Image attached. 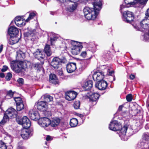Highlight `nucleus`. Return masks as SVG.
Listing matches in <instances>:
<instances>
[{
    "label": "nucleus",
    "instance_id": "obj_1",
    "mask_svg": "<svg viewBox=\"0 0 149 149\" xmlns=\"http://www.w3.org/2000/svg\"><path fill=\"white\" fill-rule=\"evenodd\" d=\"M94 8L86 7L83 10L85 18L88 20H94L102 8L101 0H95L93 4Z\"/></svg>",
    "mask_w": 149,
    "mask_h": 149
},
{
    "label": "nucleus",
    "instance_id": "obj_2",
    "mask_svg": "<svg viewBox=\"0 0 149 149\" xmlns=\"http://www.w3.org/2000/svg\"><path fill=\"white\" fill-rule=\"evenodd\" d=\"M10 64L12 70L17 73H24L27 68L26 63L22 61H13Z\"/></svg>",
    "mask_w": 149,
    "mask_h": 149
},
{
    "label": "nucleus",
    "instance_id": "obj_3",
    "mask_svg": "<svg viewBox=\"0 0 149 149\" xmlns=\"http://www.w3.org/2000/svg\"><path fill=\"white\" fill-rule=\"evenodd\" d=\"M127 125H125L123 127L122 125L120 123H116L115 126L113 127L112 130L113 131H119V135L120 137L122 140L124 141H126L127 138L126 136V134L127 131Z\"/></svg>",
    "mask_w": 149,
    "mask_h": 149
},
{
    "label": "nucleus",
    "instance_id": "obj_4",
    "mask_svg": "<svg viewBox=\"0 0 149 149\" xmlns=\"http://www.w3.org/2000/svg\"><path fill=\"white\" fill-rule=\"evenodd\" d=\"M70 43L72 45L71 48V52L74 55H76L78 54L83 47L82 45L76 41L66 40Z\"/></svg>",
    "mask_w": 149,
    "mask_h": 149
},
{
    "label": "nucleus",
    "instance_id": "obj_5",
    "mask_svg": "<svg viewBox=\"0 0 149 149\" xmlns=\"http://www.w3.org/2000/svg\"><path fill=\"white\" fill-rule=\"evenodd\" d=\"M142 139L143 141L138 146V149H147L148 147V143L149 141V134L148 132L144 133Z\"/></svg>",
    "mask_w": 149,
    "mask_h": 149
},
{
    "label": "nucleus",
    "instance_id": "obj_6",
    "mask_svg": "<svg viewBox=\"0 0 149 149\" xmlns=\"http://www.w3.org/2000/svg\"><path fill=\"white\" fill-rule=\"evenodd\" d=\"M123 20L127 23H130L134 19V15L133 13L130 11H127L123 13Z\"/></svg>",
    "mask_w": 149,
    "mask_h": 149
},
{
    "label": "nucleus",
    "instance_id": "obj_7",
    "mask_svg": "<svg viewBox=\"0 0 149 149\" xmlns=\"http://www.w3.org/2000/svg\"><path fill=\"white\" fill-rule=\"evenodd\" d=\"M17 121L19 124L22 125L24 128H28L31 126L30 121L26 116L23 117Z\"/></svg>",
    "mask_w": 149,
    "mask_h": 149
},
{
    "label": "nucleus",
    "instance_id": "obj_8",
    "mask_svg": "<svg viewBox=\"0 0 149 149\" xmlns=\"http://www.w3.org/2000/svg\"><path fill=\"white\" fill-rule=\"evenodd\" d=\"M50 120L48 118H39L38 121L39 124L43 127H48L50 125Z\"/></svg>",
    "mask_w": 149,
    "mask_h": 149
},
{
    "label": "nucleus",
    "instance_id": "obj_9",
    "mask_svg": "<svg viewBox=\"0 0 149 149\" xmlns=\"http://www.w3.org/2000/svg\"><path fill=\"white\" fill-rule=\"evenodd\" d=\"M14 100L16 103L17 111H20L24 109V105L22 98L19 97H15L14 98Z\"/></svg>",
    "mask_w": 149,
    "mask_h": 149
},
{
    "label": "nucleus",
    "instance_id": "obj_10",
    "mask_svg": "<svg viewBox=\"0 0 149 149\" xmlns=\"http://www.w3.org/2000/svg\"><path fill=\"white\" fill-rule=\"evenodd\" d=\"M124 1L125 4L133 6L138 3L141 4H145L148 0H124Z\"/></svg>",
    "mask_w": 149,
    "mask_h": 149
},
{
    "label": "nucleus",
    "instance_id": "obj_11",
    "mask_svg": "<svg viewBox=\"0 0 149 149\" xmlns=\"http://www.w3.org/2000/svg\"><path fill=\"white\" fill-rule=\"evenodd\" d=\"M37 107L39 110L43 111H45L48 108V104L45 101H40L37 103Z\"/></svg>",
    "mask_w": 149,
    "mask_h": 149
},
{
    "label": "nucleus",
    "instance_id": "obj_12",
    "mask_svg": "<svg viewBox=\"0 0 149 149\" xmlns=\"http://www.w3.org/2000/svg\"><path fill=\"white\" fill-rule=\"evenodd\" d=\"M77 93L74 91L67 92L65 93V99L68 101L74 100L76 97Z\"/></svg>",
    "mask_w": 149,
    "mask_h": 149
},
{
    "label": "nucleus",
    "instance_id": "obj_13",
    "mask_svg": "<svg viewBox=\"0 0 149 149\" xmlns=\"http://www.w3.org/2000/svg\"><path fill=\"white\" fill-rule=\"evenodd\" d=\"M61 62V59L58 57H54L51 63V65L53 68L56 69L58 68Z\"/></svg>",
    "mask_w": 149,
    "mask_h": 149
},
{
    "label": "nucleus",
    "instance_id": "obj_14",
    "mask_svg": "<svg viewBox=\"0 0 149 149\" xmlns=\"http://www.w3.org/2000/svg\"><path fill=\"white\" fill-rule=\"evenodd\" d=\"M107 86V82L103 80L96 83L95 84V87L101 90H103L105 89Z\"/></svg>",
    "mask_w": 149,
    "mask_h": 149
},
{
    "label": "nucleus",
    "instance_id": "obj_15",
    "mask_svg": "<svg viewBox=\"0 0 149 149\" xmlns=\"http://www.w3.org/2000/svg\"><path fill=\"white\" fill-rule=\"evenodd\" d=\"M104 74L102 72H95L93 75V77L95 81H97L98 82L102 80L104 78Z\"/></svg>",
    "mask_w": 149,
    "mask_h": 149
},
{
    "label": "nucleus",
    "instance_id": "obj_16",
    "mask_svg": "<svg viewBox=\"0 0 149 149\" xmlns=\"http://www.w3.org/2000/svg\"><path fill=\"white\" fill-rule=\"evenodd\" d=\"M66 68L68 73H72L77 68L76 63H69L67 65Z\"/></svg>",
    "mask_w": 149,
    "mask_h": 149
},
{
    "label": "nucleus",
    "instance_id": "obj_17",
    "mask_svg": "<svg viewBox=\"0 0 149 149\" xmlns=\"http://www.w3.org/2000/svg\"><path fill=\"white\" fill-rule=\"evenodd\" d=\"M5 113L11 118H12L16 116L17 112L15 109L10 108L6 111Z\"/></svg>",
    "mask_w": 149,
    "mask_h": 149
},
{
    "label": "nucleus",
    "instance_id": "obj_18",
    "mask_svg": "<svg viewBox=\"0 0 149 149\" xmlns=\"http://www.w3.org/2000/svg\"><path fill=\"white\" fill-rule=\"evenodd\" d=\"M27 129L24 128L22 130L21 136L24 139H27L29 136L32 135L29 130Z\"/></svg>",
    "mask_w": 149,
    "mask_h": 149
},
{
    "label": "nucleus",
    "instance_id": "obj_19",
    "mask_svg": "<svg viewBox=\"0 0 149 149\" xmlns=\"http://www.w3.org/2000/svg\"><path fill=\"white\" fill-rule=\"evenodd\" d=\"M18 33V29L15 26H11L8 29V33L10 36H17Z\"/></svg>",
    "mask_w": 149,
    "mask_h": 149
},
{
    "label": "nucleus",
    "instance_id": "obj_20",
    "mask_svg": "<svg viewBox=\"0 0 149 149\" xmlns=\"http://www.w3.org/2000/svg\"><path fill=\"white\" fill-rule=\"evenodd\" d=\"M100 97V95L97 93H94L90 95L89 98L90 101L93 102V104H95L96 101L98 100Z\"/></svg>",
    "mask_w": 149,
    "mask_h": 149
},
{
    "label": "nucleus",
    "instance_id": "obj_21",
    "mask_svg": "<svg viewBox=\"0 0 149 149\" xmlns=\"http://www.w3.org/2000/svg\"><path fill=\"white\" fill-rule=\"evenodd\" d=\"M33 54L35 57L38 60L43 59L45 56V55L43 53L40 51L39 49H37L33 53Z\"/></svg>",
    "mask_w": 149,
    "mask_h": 149
},
{
    "label": "nucleus",
    "instance_id": "obj_22",
    "mask_svg": "<svg viewBox=\"0 0 149 149\" xmlns=\"http://www.w3.org/2000/svg\"><path fill=\"white\" fill-rule=\"evenodd\" d=\"M49 81L51 83L55 85L58 84L59 81L56 75L54 74H51L49 75Z\"/></svg>",
    "mask_w": 149,
    "mask_h": 149
},
{
    "label": "nucleus",
    "instance_id": "obj_23",
    "mask_svg": "<svg viewBox=\"0 0 149 149\" xmlns=\"http://www.w3.org/2000/svg\"><path fill=\"white\" fill-rule=\"evenodd\" d=\"M19 40V38L17 36H10L9 43L11 45H13L17 43Z\"/></svg>",
    "mask_w": 149,
    "mask_h": 149
},
{
    "label": "nucleus",
    "instance_id": "obj_24",
    "mask_svg": "<svg viewBox=\"0 0 149 149\" xmlns=\"http://www.w3.org/2000/svg\"><path fill=\"white\" fill-rule=\"evenodd\" d=\"M60 122V120L58 118H54L52 119L51 122H50V125L52 127H55L58 126Z\"/></svg>",
    "mask_w": 149,
    "mask_h": 149
},
{
    "label": "nucleus",
    "instance_id": "obj_25",
    "mask_svg": "<svg viewBox=\"0 0 149 149\" xmlns=\"http://www.w3.org/2000/svg\"><path fill=\"white\" fill-rule=\"evenodd\" d=\"M83 86L86 90L90 89L93 86L92 81L89 80L85 82Z\"/></svg>",
    "mask_w": 149,
    "mask_h": 149
},
{
    "label": "nucleus",
    "instance_id": "obj_26",
    "mask_svg": "<svg viewBox=\"0 0 149 149\" xmlns=\"http://www.w3.org/2000/svg\"><path fill=\"white\" fill-rule=\"evenodd\" d=\"M11 118L5 113L3 119L0 122V126H3L9 120V118Z\"/></svg>",
    "mask_w": 149,
    "mask_h": 149
},
{
    "label": "nucleus",
    "instance_id": "obj_27",
    "mask_svg": "<svg viewBox=\"0 0 149 149\" xmlns=\"http://www.w3.org/2000/svg\"><path fill=\"white\" fill-rule=\"evenodd\" d=\"M73 3L70 5V6L66 8V9L70 12L73 11L76 8L77 4V2H73Z\"/></svg>",
    "mask_w": 149,
    "mask_h": 149
},
{
    "label": "nucleus",
    "instance_id": "obj_28",
    "mask_svg": "<svg viewBox=\"0 0 149 149\" xmlns=\"http://www.w3.org/2000/svg\"><path fill=\"white\" fill-rule=\"evenodd\" d=\"M44 51L47 56H49L52 54V51L50 49V45H46L45 47Z\"/></svg>",
    "mask_w": 149,
    "mask_h": 149
},
{
    "label": "nucleus",
    "instance_id": "obj_29",
    "mask_svg": "<svg viewBox=\"0 0 149 149\" xmlns=\"http://www.w3.org/2000/svg\"><path fill=\"white\" fill-rule=\"evenodd\" d=\"M29 115L30 118L32 120L36 119V113L34 109H31L29 112Z\"/></svg>",
    "mask_w": 149,
    "mask_h": 149
},
{
    "label": "nucleus",
    "instance_id": "obj_30",
    "mask_svg": "<svg viewBox=\"0 0 149 149\" xmlns=\"http://www.w3.org/2000/svg\"><path fill=\"white\" fill-rule=\"evenodd\" d=\"M42 98H43L45 101L46 102H49L52 101L53 100V97L51 96L46 94L43 95L42 97Z\"/></svg>",
    "mask_w": 149,
    "mask_h": 149
},
{
    "label": "nucleus",
    "instance_id": "obj_31",
    "mask_svg": "<svg viewBox=\"0 0 149 149\" xmlns=\"http://www.w3.org/2000/svg\"><path fill=\"white\" fill-rule=\"evenodd\" d=\"M78 123L77 120L75 118H73L71 119L70 122V125L72 127H76Z\"/></svg>",
    "mask_w": 149,
    "mask_h": 149
},
{
    "label": "nucleus",
    "instance_id": "obj_32",
    "mask_svg": "<svg viewBox=\"0 0 149 149\" xmlns=\"http://www.w3.org/2000/svg\"><path fill=\"white\" fill-rule=\"evenodd\" d=\"M43 63L40 64L39 63H33V64L32 66L34 67L35 69L37 70H39L42 67V65Z\"/></svg>",
    "mask_w": 149,
    "mask_h": 149
},
{
    "label": "nucleus",
    "instance_id": "obj_33",
    "mask_svg": "<svg viewBox=\"0 0 149 149\" xmlns=\"http://www.w3.org/2000/svg\"><path fill=\"white\" fill-rule=\"evenodd\" d=\"M13 95V93L11 90L8 91L7 94L6 96V99H8L11 98Z\"/></svg>",
    "mask_w": 149,
    "mask_h": 149
},
{
    "label": "nucleus",
    "instance_id": "obj_34",
    "mask_svg": "<svg viewBox=\"0 0 149 149\" xmlns=\"http://www.w3.org/2000/svg\"><path fill=\"white\" fill-rule=\"evenodd\" d=\"M114 71L113 70H108L107 74L108 75L111 76V77L113 78V81H114L115 80V77L114 75Z\"/></svg>",
    "mask_w": 149,
    "mask_h": 149
},
{
    "label": "nucleus",
    "instance_id": "obj_35",
    "mask_svg": "<svg viewBox=\"0 0 149 149\" xmlns=\"http://www.w3.org/2000/svg\"><path fill=\"white\" fill-rule=\"evenodd\" d=\"M80 104V102L78 101H76L74 103L73 106L74 108L75 109H78L79 108Z\"/></svg>",
    "mask_w": 149,
    "mask_h": 149
},
{
    "label": "nucleus",
    "instance_id": "obj_36",
    "mask_svg": "<svg viewBox=\"0 0 149 149\" xmlns=\"http://www.w3.org/2000/svg\"><path fill=\"white\" fill-rule=\"evenodd\" d=\"M35 16V14L34 13H31L29 14V16L27 19L26 20V21L28 22L31 19H33Z\"/></svg>",
    "mask_w": 149,
    "mask_h": 149
},
{
    "label": "nucleus",
    "instance_id": "obj_37",
    "mask_svg": "<svg viewBox=\"0 0 149 149\" xmlns=\"http://www.w3.org/2000/svg\"><path fill=\"white\" fill-rule=\"evenodd\" d=\"M116 123H117V122L116 121H113L111 122L109 125V129L112 130V129H113V127H114L115 126Z\"/></svg>",
    "mask_w": 149,
    "mask_h": 149
},
{
    "label": "nucleus",
    "instance_id": "obj_38",
    "mask_svg": "<svg viewBox=\"0 0 149 149\" xmlns=\"http://www.w3.org/2000/svg\"><path fill=\"white\" fill-rule=\"evenodd\" d=\"M15 24L18 26H22L25 25V22H24L23 20L15 22Z\"/></svg>",
    "mask_w": 149,
    "mask_h": 149
},
{
    "label": "nucleus",
    "instance_id": "obj_39",
    "mask_svg": "<svg viewBox=\"0 0 149 149\" xmlns=\"http://www.w3.org/2000/svg\"><path fill=\"white\" fill-rule=\"evenodd\" d=\"M7 146L3 142H0V149H7Z\"/></svg>",
    "mask_w": 149,
    "mask_h": 149
},
{
    "label": "nucleus",
    "instance_id": "obj_40",
    "mask_svg": "<svg viewBox=\"0 0 149 149\" xmlns=\"http://www.w3.org/2000/svg\"><path fill=\"white\" fill-rule=\"evenodd\" d=\"M127 100L128 102L131 101L132 99V96L131 94H128L126 97Z\"/></svg>",
    "mask_w": 149,
    "mask_h": 149
},
{
    "label": "nucleus",
    "instance_id": "obj_41",
    "mask_svg": "<svg viewBox=\"0 0 149 149\" xmlns=\"http://www.w3.org/2000/svg\"><path fill=\"white\" fill-rule=\"evenodd\" d=\"M12 74L10 73H8L7 74V75L6 77V79L7 80H9L12 77Z\"/></svg>",
    "mask_w": 149,
    "mask_h": 149
},
{
    "label": "nucleus",
    "instance_id": "obj_42",
    "mask_svg": "<svg viewBox=\"0 0 149 149\" xmlns=\"http://www.w3.org/2000/svg\"><path fill=\"white\" fill-rule=\"evenodd\" d=\"M86 67L83 65L80 64L79 68V70L80 72L83 70Z\"/></svg>",
    "mask_w": 149,
    "mask_h": 149
},
{
    "label": "nucleus",
    "instance_id": "obj_43",
    "mask_svg": "<svg viewBox=\"0 0 149 149\" xmlns=\"http://www.w3.org/2000/svg\"><path fill=\"white\" fill-rule=\"evenodd\" d=\"M17 82L20 85H23L24 84V80L22 78H19L17 80Z\"/></svg>",
    "mask_w": 149,
    "mask_h": 149
},
{
    "label": "nucleus",
    "instance_id": "obj_44",
    "mask_svg": "<svg viewBox=\"0 0 149 149\" xmlns=\"http://www.w3.org/2000/svg\"><path fill=\"white\" fill-rule=\"evenodd\" d=\"M22 18L21 17L19 16L16 17L15 18V22H17L20 20H22Z\"/></svg>",
    "mask_w": 149,
    "mask_h": 149
},
{
    "label": "nucleus",
    "instance_id": "obj_45",
    "mask_svg": "<svg viewBox=\"0 0 149 149\" xmlns=\"http://www.w3.org/2000/svg\"><path fill=\"white\" fill-rule=\"evenodd\" d=\"M87 52L86 51L82 52L80 54V56L82 57L85 58L86 57Z\"/></svg>",
    "mask_w": 149,
    "mask_h": 149
},
{
    "label": "nucleus",
    "instance_id": "obj_46",
    "mask_svg": "<svg viewBox=\"0 0 149 149\" xmlns=\"http://www.w3.org/2000/svg\"><path fill=\"white\" fill-rule=\"evenodd\" d=\"M57 38L56 37H54L53 38L52 37L51 38V44H52V42L56 40Z\"/></svg>",
    "mask_w": 149,
    "mask_h": 149
},
{
    "label": "nucleus",
    "instance_id": "obj_47",
    "mask_svg": "<svg viewBox=\"0 0 149 149\" xmlns=\"http://www.w3.org/2000/svg\"><path fill=\"white\" fill-rule=\"evenodd\" d=\"M8 69V67L6 65H4L2 69H1V71L3 72H4L6 71Z\"/></svg>",
    "mask_w": 149,
    "mask_h": 149
},
{
    "label": "nucleus",
    "instance_id": "obj_48",
    "mask_svg": "<svg viewBox=\"0 0 149 149\" xmlns=\"http://www.w3.org/2000/svg\"><path fill=\"white\" fill-rule=\"evenodd\" d=\"M128 130L127 132L128 133L130 134H133V130L131 128H128L127 127V130Z\"/></svg>",
    "mask_w": 149,
    "mask_h": 149
},
{
    "label": "nucleus",
    "instance_id": "obj_49",
    "mask_svg": "<svg viewBox=\"0 0 149 149\" xmlns=\"http://www.w3.org/2000/svg\"><path fill=\"white\" fill-rule=\"evenodd\" d=\"M73 2H77L79 1L80 3L86 2L87 0H73Z\"/></svg>",
    "mask_w": 149,
    "mask_h": 149
},
{
    "label": "nucleus",
    "instance_id": "obj_50",
    "mask_svg": "<svg viewBox=\"0 0 149 149\" xmlns=\"http://www.w3.org/2000/svg\"><path fill=\"white\" fill-rule=\"evenodd\" d=\"M46 140L47 141H49L52 140V139L51 138V137L49 136H47L46 138Z\"/></svg>",
    "mask_w": 149,
    "mask_h": 149
},
{
    "label": "nucleus",
    "instance_id": "obj_51",
    "mask_svg": "<svg viewBox=\"0 0 149 149\" xmlns=\"http://www.w3.org/2000/svg\"><path fill=\"white\" fill-rule=\"evenodd\" d=\"M135 77V75L133 74H131L130 76V79L132 80L134 79Z\"/></svg>",
    "mask_w": 149,
    "mask_h": 149
},
{
    "label": "nucleus",
    "instance_id": "obj_52",
    "mask_svg": "<svg viewBox=\"0 0 149 149\" xmlns=\"http://www.w3.org/2000/svg\"><path fill=\"white\" fill-rule=\"evenodd\" d=\"M3 48V45H1L0 47V53L2 51Z\"/></svg>",
    "mask_w": 149,
    "mask_h": 149
},
{
    "label": "nucleus",
    "instance_id": "obj_53",
    "mask_svg": "<svg viewBox=\"0 0 149 149\" xmlns=\"http://www.w3.org/2000/svg\"><path fill=\"white\" fill-rule=\"evenodd\" d=\"M5 75L3 73H0V77L1 78H3L4 77Z\"/></svg>",
    "mask_w": 149,
    "mask_h": 149
},
{
    "label": "nucleus",
    "instance_id": "obj_54",
    "mask_svg": "<svg viewBox=\"0 0 149 149\" xmlns=\"http://www.w3.org/2000/svg\"><path fill=\"white\" fill-rule=\"evenodd\" d=\"M123 107V106L122 105H121L120 106H119V108H118V110H119L120 111L122 110Z\"/></svg>",
    "mask_w": 149,
    "mask_h": 149
},
{
    "label": "nucleus",
    "instance_id": "obj_55",
    "mask_svg": "<svg viewBox=\"0 0 149 149\" xmlns=\"http://www.w3.org/2000/svg\"><path fill=\"white\" fill-rule=\"evenodd\" d=\"M26 34L27 36H28V35H29V33H25V36H26Z\"/></svg>",
    "mask_w": 149,
    "mask_h": 149
},
{
    "label": "nucleus",
    "instance_id": "obj_56",
    "mask_svg": "<svg viewBox=\"0 0 149 149\" xmlns=\"http://www.w3.org/2000/svg\"><path fill=\"white\" fill-rule=\"evenodd\" d=\"M54 13L52 12H51L50 14H51L54 15Z\"/></svg>",
    "mask_w": 149,
    "mask_h": 149
},
{
    "label": "nucleus",
    "instance_id": "obj_57",
    "mask_svg": "<svg viewBox=\"0 0 149 149\" xmlns=\"http://www.w3.org/2000/svg\"><path fill=\"white\" fill-rule=\"evenodd\" d=\"M135 111L136 112H137V113H138V112L139 111L138 110H136Z\"/></svg>",
    "mask_w": 149,
    "mask_h": 149
},
{
    "label": "nucleus",
    "instance_id": "obj_58",
    "mask_svg": "<svg viewBox=\"0 0 149 149\" xmlns=\"http://www.w3.org/2000/svg\"><path fill=\"white\" fill-rule=\"evenodd\" d=\"M122 6H121H121H120V7L121 9H122Z\"/></svg>",
    "mask_w": 149,
    "mask_h": 149
},
{
    "label": "nucleus",
    "instance_id": "obj_59",
    "mask_svg": "<svg viewBox=\"0 0 149 149\" xmlns=\"http://www.w3.org/2000/svg\"><path fill=\"white\" fill-rule=\"evenodd\" d=\"M61 73H60V74H61V75H62L63 73L62 72H61Z\"/></svg>",
    "mask_w": 149,
    "mask_h": 149
},
{
    "label": "nucleus",
    "instance_id": "obj_60",
    "mask_svg": "<svg viewBox=\"0 0 149 149\" xmlns=\"http://www.w3.org/2000/svg\"><path fill=\"white\" fill-rule=\"evenodd\" d=\"M65 45H67V44H66V42H65Z\"/></svg>",
    "mask_w": 149,
    "mask_h": 149
},
{
    "label": "nucleus",
    "instance_id": "obj_61",
    "mask_svg": "<svg viewBox=\"0 0 149 149\" xmlns=\"http://www.w3.org/2000/svg\"><path fill=\"white\" fill-rule=\"evenodd\" d=\"M47 142H46L45 143L46 144H47Z\"/></svg>",
    "mask_w": 149,
    "mask_h": 149
},
{
    "label": "nucleus",
    "instance_id": "obj_62",
    "mask_svg": "<svg viewBox=\"0 0 149 149\" xmlns=\"http://www.w3.org/2000/svg\"><path fill=\"white\" fill-rule=\"evenodd\" d=\"M67 46H68V45H66V47H67Z\"/></svg>",
    "mask_w": 149,
    "mask_h": 149
}]
</instances>
